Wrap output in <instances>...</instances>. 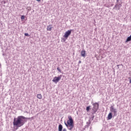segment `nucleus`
Returning <instances> with one entry per match:
<instances>
[{
  "label": "nucleus",
  "mask_w": 131,
  "mask_h": 131,
  "mask_svg": "<svg viewBox=\"0 0 131 131\" xmlns=\"http://www.w3.org/2000/svg\"><path fill=\"white\" fill-rule=\"evenodd\" d=\"M31 118H26L23 116H19L17 118H14L13 120V124L14 126V128L16 130L19 128V127H21V126H23L26 121L25 119H30Z\"/></svg>",
  "instance_id": "obj_1"
},
{
  "label": "nucleus",
  "mask_w": 131,
  "mask_h": 131,
  "mask_svg": "<svg viewBox=\"0 0 131 131\" xmlns=\"http://www.w3.org/2000/svg\"><path fill=\"white\" fill-rule=\"evenodd\" d=\"M68 119L69 120H68L67 123L66 121H64V124L66 126H67L69 130H72L73 127H74V123L73 119L72 118V117H71V116H69Z\"/></svg>",
  "instance_id": "obj_2"
},
{
  "label": "nucleus",
  "mask_w": 131,
  "mask_h": 131,
  "mask_svg": "<svg viewBox=\"0 0 131 131\" xmlns=\"http://www.w3.org/2000/svg\"><path fill=\"white\" fill-rule=\"evenodd\" d=\"M93 107L92 108V110L93 112L92 113V114H95L97 111H98V109H99V103L96 102L95 103H93Z\"/></svg>",
  "instance_id": "obj_3"
},
{
  "label": "nucleus",
  "mask_w": 131,
  "mask_h": 131,
  "mask_svg": "<svg viewBox=\"0 0 131 131\" xmlns=\"http://www.w3.org/2000/svg\"><path fill=\"white\" fill-rule=\"evenodd\" d=\"M61 78H62V75H60L58 77L55 76L54 77L52 81L55 83H58V82H59V81H60V80H61Z\"/></svg>",
  "instance_id": "obj_4"
},
{
  "label": "nucleus",
  "mask_w": 131,
  "mask_h": 131,
  "mask_svg": "<svg viewBox=\"0 0 131 131\" xmlns=\"http://www.w3.org/2000/svg\"><path fill=\"white\" fill-rule=\"evenodd\" d=\"M110 111L114 114V116H117V109L114 108V106H112L110 107Z\"/></svg>",
  "instance_id": "obj_5"
},
{
  "label": "nucleus",
  "mask_w": 131,
  "mask_h": 131,
  "mask_svg": "<svg viewBox=\"0 0 131 131\" xmlns=\"http://www.w3.org/2000/svg\"><path fill=\"white\" fill-rule=\"evenodd\" d=\"M71 32H72V30H68V31L66 32L64 35H63V37L67 39V38H68L69 37V35L71 34Z\"/></svg>",
  "instance_id": "obj_6"
},
{
  "label": "nucleus",
  "mask_w": 131,
  "mask_h": 131,
  "mask_svg": "<svg viewBox=\"0 0 131 131\" xmlns=\"http://www.w3.org/2000/svg\"><path fill=\"white\" fill-rule=\"evenodd\" d=\"M81 57H83V58H85L86 57V52L85 50H82L81 51Z\"/></svg>",
  "instance_id": "obj_7"
},
{
  "label": "nucleus",
  "mask_w": 131,
  "mask_h": 131,
  "mask_svg": "<svg viewBox=\"0 0 131 131\" xmlns=\"http://www.w3.org/2000/svg\"><path fill=\"white\" fill-rule=\"evenodd\" d=\"M52 29H53V25H50L48 26H47V31H52Z\"/></svg>",
  "instance_id": "obj_8"
},
{
  "label": "nucleus",
  "mask_w": 131,
  "mask_h": 131,
  "mask_svg": "<svg viewBox=\"0 0 131 131\" xmlns=\"http://www.w3.org/2000/svg\"><path fill=\"white\" fill-rule=\"evenodd\" d=\"M112 119V113H110L107 116V120H110Z\"/></svg>",
  "instance_id": "obj_9"
},
{
  "label": "nucleus",
  "mask_w": 131,
  "mask_h": 131,
  "mask_svg": "<svg viewBox=\"0 0 131 131\" xmlns=\"http://www.w3.org/2000/svg\"><path fill=\"white\" fill-rule=\"evenodd\" d=\"M63 130V125L62 124H60L58 125V131H62Z\"/></svg>",
  "instance_id": "obj_10"
},
{
  "label": "nucleus",
  "mask_w": 131,
  "mask_h": 131,
  "mask_svg": "<svg viewBox=\"0 0 131 131\" xmlns=\"http://www.w3.org/2000/svg\"><path fill=\"white\" fill-rule=\"evenodd\" d=\"M37 98L39 99H42V95H41V94H37Z\"/></svg>",
  "instance_id": "obj_11"
},
{
  "label": "nucleus",
  "mask_w": 131,
  "mask_h": 131,
  "mask_svg": "<svg viewBox=\"0 0 131 131\" xmlns=\"http://www.w3.org/2000/svg\"><path fill=\"white\" fill-rule=\"evenodd\" d=\"M130 40H131V35L127 38L126 42H127L128 41H130Z\"/></svg>",
  "instance_id": "obj_12"
},
{
  "label": "nucleus",
  "mask_w": 131,
  "mask_h": 131,
  "mask_svg": "<svg viewBox=\"0 0 131 131\" xmlns=\"http://www.w3.org/2000/svg\"><path fill=\"white\" fill-rule=\"evenodd\" d=\"M57 70L60 73H62V70H61V69L60 68V67H57Z\"/></svg>",
  "instance_id": "obj_13"
},
{
  "label": "nucleus",
  "mask_w": 131,
  "mask_h": 131,
  "mask_svg": "<svg viewBox=\"0 0 131 131\" xmlns=\"http://www.w3.org/2000/svg\"><path fill=\"white\" fill-rule=\"evenodd\" d=\"M118 5V7L119 8V9H120V8H121V7H122V5H121V4H120V3H117Z\"/></svg>",
  "instance_id": "obj_14"
},
{
  "label": "nucleus",
  "mask_w": 131,
  "mask_h": 131,
  "mask_svg": "<svg viewBox=\"0 0 131 131\" xmlns=\"http://www.w3.org/2000/svg\"><path fill=\"white\" fill-rule=\"evenodd\" d=\"M90 109H91V106H87L86 108V110L87 112H89V111H90Z\"/></svg>",
  "instance_id": "obj_15"
},
{
  "label": "nucleus",
  "mask_w": 131,
  "mask_h": 131,
  "mask_svg": "<svg viewBox=\"0 0 131 131\" xmlns=\"http://www.w3.org/2000/svg\"><path fill=\"white\" fill-rule=\"evenodd\" d=\"M28 11H30L31 10V7H27L26 8Z\"/></svg>",
  "instance_id": "obj_16"
},
{
  "label": "nucleus",
  "mask_w": 131,
  "mask_h": 131,
  "mask_svg": "<svg viewBox=\"0 0 131 131\" xmlns=\"http://www.w3.org/2000/svg\"><path fill=\"white\" fill-rule=\"evenodd\" d=\"M21 20H24L25 19V16L22 15L21 16Z\"/></svg>",
  "instance_id": "obj_17"
},
{
  "label": "nucleus",
  "mask_w": 131,
  "mask_h": 131,
  "mask_svg": "<svg viewBox=\"0 0 131 131\" xmlns=\"http://www.w3.org/2000/svg\"><path fill=\"white\" fill-rule=\"evenodd\" d=\"M93 115V114H92ZM95 118V116H94V114L92 116L91 119L92 120H94V119Z\"/></svg>",
  "instance_id": "obj_18"
},
{
  "label": "nucleus",
  "mask_w": 131,
  "mask_h": 131,
  "mask_svg": "<svg viewBox=\"0 0 131 131\" xmlns=\"http://www.w3.org/2000/svg\"><path fill=\"white\" fill-rule=\"evenodd\" d=\"M120 2H121V0H116L117 4H119V3H120Z\"/></svg>",
  "instance_id": "obj_19"
},
{
  "label": "nucleus",
  "mask_w": 131,
  "mask_h": 131,
  "mask_svg": "<svg viewBox=\"0 0 131 131\" xmlns=\"http://www.w3.org/2000/svg\"><path fill=\"white\" fill-rule=\"evenodd\" d=\"M25 36H30V35H29V34H28V33H25Z\"/></svg>",
  "instance_id": "obj_20"
},
{
  "label": "nucleus",
  "mask_w": 131,
  "mask_h": 131,
  "mask_svg": "<svg viewBox=\"0 0 131 131\" xmlns=\"http://www.w3.org/2000/svg\"><path fill=\"white\" fill-rule=\"evenodd\" d=\"M62 131H67V129L66 128H63Z\"/></svg>",
  "instance_id": "obj_21"
},
{
  "label": "nucleus",
  "mask_w": 131,
  "mask_h": 131,
  "mask_svg": "<svg viewBox=\"0 0 131 131\" xmlns=\"http://www.w3.org/2000/svg\"><path fill=\"white\" fill-rule=\"evenodd\" d=\"M117 7H118V5H117V4H116V5L115 6V8H117Z\"/></svg>",
  "instance_id": "obj_22"
},
{
  "label": "nucleus",
  "mask_w": 131,
  "mask_h": 131,
  "mask_svg": "<svg viewBox=\"0 0 131 131\" xmlns=\"http://www.w3.org/2000/svg\"><path fill=\"white\" fill-rule=\"evenodd\" d=\"M67 39H66V38H63V40L64 41H66Z\"/></svg>",
  "instance_id": "obj_23"
},
{
  "label": "nucleus",
  "mask_w": 131,
  "mask_h": 131,
  "mask_svg": "<svg viewBox=\"0 0 131 131\" xmlns=\"http://www.w3.org/2000/svg\"><path fill=\"white\" fill-rule=\"evenodd\" d=\"M80 63H81V61H79V62H78V64H80Z\"/></svg>",
  "instance_id": "obj_24"
},
{
  "label": "nucleus",
  "mask_w": 131,
  "mask_h": 131,
  "mask_svg": "<svg viewBox=\"0 0 131 131\" xmlns=\"http://www.w3.org/2000/svg\"><path fill=\"white\" fill-rule=\"evenodd\" d=\"M37 2H40V0H36Z\"/></svg>",
  "instance_id": "obj_25"
},
{
  "label": "nucleus",
  "mask_w": 131,
  "mask_h": 131,
  "mask_svg": "<svg viewBox=\"0 0 131 131\" xmlns=\"http://www.w3.org/2000/svg\"><path fill=\"white\" fill-rule=\"evenodd\" d=\"M117 67H119V64L117 65Z\"/></svg>",
  "instance_id": "obj_26"
},
{
  "label": "nucleus",
  "mask_w": 131,
  "mask_h": 131,
  "mask_svg": "<svg viewBox=\"0 0 131 131\" xmlns=\"http://www.w3.org/2000/svg\"><path fill=\"white\" fill-rule=\"evenodd\" d=\"M89 124H91V121H90V120H89Z\"/></svg>",
  "instance_id": "obj_27"
}]
</instances>
